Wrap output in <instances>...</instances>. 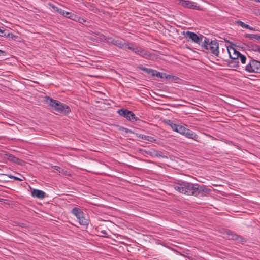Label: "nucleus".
Returning <instances> with one entry per match:
<instances>
[{
    "instance_id": "obj_26",
    "label": "nucleus",
    "mask_w": 260,
    "mask_h": 260,
    "mask_svg": "<svg viewBox=\"0 0 260 260\" xmlns=\"http://www.w3.org/2000/svg\"><path fill=\"white\" fill-rule=\"evenodd\" d=\"M249 47L252 51L255 52H258L260 46L257 44L250 43Z\"/></svg>"
},
{
    "instance_id": "obj_21",
    "label": "nucleus",
    "mask_w": 260,
    "mask_h": 260,
    "mask_svg": "<svg viewBox=\"0 0 260 260\" xmlns=\"http://www.w3.org/2000/svg\"><path fill=\"white\" fill-rule=\"evenodd\" d=\"M48 5L51 7L53 10L56 12H58L60 14L63 13V10L59 8L58 7L55 6L54 5L51 4V3H48Z\"/></svg>"
},
{
    "instance_id": "obj_12",
    "label": "nucleus",
    "mask_w": 260,
    "mask_h": 260,
    "mask_svg": "<svg viewBox=\"0 0 260 260\" xmlns=\"http://www.w3.org/2000/svg\"><path fill=\"white\" fill-rule=\"evenodd\" d=\"M229 57L231 59H238L240 52L237 51L233 47H227Z\"/></svg>"
},
{
    "instance_id": "obj_29",
    "label": "nucleus",
    "mask_w": 260,
    "mask_h": 260,
    "mask_svg": "<svg viewBox=\"0 0 260 260\" xmlns=\"http://www.w3.org/2000/svg\"><path fill=\"white\" fill-rule=\"evenodd\" d=\"M5 37L7 38H10L13 40H16L18 38L17 36L14 35L12 33H6Z\"/></svg>"
},
{
    "instance_id": "obj_11",
    "label": "nucleus",
    "mask_w": 260,
    "mask_h": 260,
    "mask_svg": "<svg viewBox=\"0 0 260 260\" xmlns=\"http://www.w3.org/2000/svg\"><path fill=\"white\" fill-rule=\"evenodd\" d=\"M108 42L111 44L115 45L118 47L122 49L125 48V45H126V41H122L119 39H114L112 38L108 39Z\"/></svg>"
},
{
    "instance_id": "obj_27",
    "label": "nucleus",
    "mask_w": 260,
    "mask_h": 260,
    "mask_svg": "<svg viewBox=\"0 0 260 260\" xmlns=\"http://www.w3.org/2000/svg\"><path fill=\"white\" fill-rule=\"evenodd\" d=\"M52 168H53L54 170L57 171L59 172V173L62 174H66V171H65L63 169L60 168V167L57 166H54L52 167Z\"/></svg>"
},
{
    "instance_id": "obj_37",
    "label": "nucleus",
    "mask_w": 260,
    "mask_h": 260,
    "mask_svg": "<svg viewBox=\"0 0 260 260\" xmlns=\"http://www.w3.org/2000/svg\"><path fill=\"white\" fill-rule=\"evenodd\" d=\"M122 129L124 130V131L126 132V133H129L130 132H131V130H129V129L127 128H124V127H122Z\"/></svg>"
},
{
    "instance_id": "obj_22",
    "label": "nucleus",
    "mask_w": 260,
    "mask_h": 260,
    "mask_svg": "<svg viewBox=\"0 0 260 260\" xmlns=\"http://www.w3.org/2000/svg\"><path fill=\"white\" fill-rule=\"evenodd\" d=\"M229 66L232 68H237L239 66L238 59H231L229 62Z\"/></svg>"
},
{
    "instance_id": "obj_16",
    "label": "nucleus",
    "mask_w": 260,
    "mask_h": 260,
    "mask_svg": "<svg viewBox=\"0 0 260 260\" xmlns=\"http://www.w3.org/2000/svg\"><path fill=\"white\" fill-rule=\"evenodd\" d=\"M6 156L8 160L16 164L22 165L24 162L23 160L16 157L12 154H7Z\"/></svg>"
},
{
    "instance_id": "obj_13",
    "label": "nucleus",
    "mask_w": 260,
    "mask_h": 260,
    "mask_svg": "<svg viewBox=\"0 0 260 260\" xmlns=\"http://www.w3.org/2000/svg\"><path fill=\"white\" fill-rule=\"evenodd\" d=\"M61 15L76 22L79 21L81 19V18L76 14L70 12H66L64 10H63V13Z\"/></svg>"
},
{
    "instance_id": "obj_1",
    "label": "nucleus",
    "mask_w": 260,
    "mask_h": 260,
    "mask_svg": "<svg viewBox=\"0 0 260 260\" xmlns=\"http://www.w3.org/2000/svg\"><path fill=\"white\" fill-rule=\"evenodd\" d=\"M174 188L180 193L196 197L205 196L211 191L210 189L204 185L193 184L181 180L174 184Z\"/></svg>"
},
{
    "instance_id": "obj_28",
    "label": "nucleus",
    "mask_w": 260,
    "mask_h": 260,
    "mask_svg": "<svg viewBox=\"0 0 260 260\" xmlns=\"http://www.w3.org/2000/svg\"><path fill=\"white\" fill-rule=\"evenodd\" d=\"M136 47L137 46H135L133 45L132 44L126 43V45H125V48H128V49L132 50L134 52H135V49H136Z\"/></svg>"
},
{
    "instance_id": "obj_9",
    "label": "nucleus",
    "mask_w": 260,
    "mask_h": 260,
    "mask_svg": "<svg viewBox=\"0 0 260 260\" xmlns=\"http://www.w3.org/2000/svg\"><path fill=\"white\" fill-rule=\"evenodd\" d=\"M179 4L185 8L194 10H200V6L197 5V3L189 0H179Z\"/></svg>"
},
{
    "instance_id": "obj_17",
    "label": "nucleus",
    "mask_w": 260,
    "mask_h": 260,
    "mask_svg": "<svg viewBox=\"0 0 260 260\" xmlns=\"http://www.w3.org/2000/svg\"><path fill=\"white\" fill-rule=\"evenodd\" d=\"M71 213L74 215L77 218L81 217L83 215L84 213L78 207H75L71 210Z\"/></svg>"
},
{
    "instance_id": "obj_5",
    "label": "nucleus",
    "mask_w": 260,
    "mask_h": 260,
    "mask_svg": "<svg viewBox=\"0 0 260 260\" xmlns=\"http://www.w3.org/2000/svg\"><path fill=\"white\" fill-rule=\"evenodd\" d=\"M117 113L121 116L125 118L127 120L134 122L139 120L136 116L134 113L132 111H129L127 109L122 108L117 111Z\"/></svg>"
},
{
    "instance_id": "obj_36",
    "label": "nucleus",
    "mask_w": 260,
    "mask_h": 260,
    "mask_svg": "<svg viewBox=\"0 0 260 260\" xmlns=\"http://www.w3.org/2000/svg\"><path fill=\"white\" fill-rule=\"evenodd\" d=\"M0 54H2L3 56L6 55V52L5 51L2 50L0 49Z\"/></svg>"
},
{
    "instance_id": "obj_35",
    "label": "nucleus",
    "mask_w": 260,
    "mask_h": 260,
    "mask_svg": "<svg viewBox=\"0 0 260 260\" xmlns=\"http://www.w3.org/2000/svg\"><path fill=\"white\" fill-rule=\"evenodd\" d=\"M101 233L103 234V236L105 237H107L108 234L105 230H102L101 231Z\"/></svg>"
},
{
    "instance_id": "obj_15",
    "label": "nucleus",
    "mask_w": 260,
    "mask_h": 260,
    "mask_svg": "<svg viewBox=\"0 0 260 260\" xmlns=\"http://www.w3.org/2000/svg\"><path fill=\"white\" fill-rule=\"evenodd\" d=\"M31 195L34 198L42 199L45 197L46 193L41 190L34 189L31 191Z\"/></svg>"
},
{
    "instance_id": "obj_7",
    "label": "nucleus",
    "mask_w": 260,
    "mask_h": 260,
    "mask_svg": "<svg viewBox=\"0 0 260 260\" xmlns=\"http://www.w3.org/2000/svg\"><path fill=\"white\" fill-rule=\"evenodd\" d=\"M185 36L188 41L191 40L192 42L198 44H202L204 37L202 35L198 36L196 33L189 31H187L185 34L184 33Z\"/></svg>"
},
{
    "instance_id": "obj_3",
    "label": "nucleus",
    "mask_w": 260,
    "mask_h": 260,
    "mask_svg": "<svg viewBox=\"0 0 260 260\" xmlns=\"http://www.w3.org/2000/svg\"><path fill=\"white\" fill-rule=\"evenodd\" d=\"M201 47L203 51L206 50V52H210L216 56L219 55V43L216 40H210L209 38L204 37Z\"/></svg>"
},
{
    "instance_id": "obj_39",
    "label": "nucleus",
    "mask_w": 260,
    "mask_h": 260,
    "mask_svg": "<svg viewBox=\"0 0 260 260\" xmlns=\"http://www.w3.org/2000/svg\"><path fill=\"white\" fill-rule=\"evenodd\" d=\"M254 1L256 2H259L260 3V0H254Z\"/></svg>"
},
{
    "instance_id": "obj_14",
    "label": "nucleus",
    "mask_w": 260,
    "mask_h": 260,
    "mask_svg": "<svg viewBox=\"0 0 260 260\" xmlns=\"http://www.w3.org/2000/svg\"><path fill=\"white\" fill-rule=\"evenodd\" d=\"M166 123L167 125L170 126L174 131L180 133L181 131L180 129H182L183 126L174 123L171 120H168Z\"/></svg>"
},
{
    "instance_id": "obj_23",
    "label": "nucleus",
    "mask_w": 260,
    "mask_h": 260,
    "mask_svg": "<svg viewBox=\"0 0 260 260\" xmlns=\"http://www.w3.org/2000/svg\"><path fill=\"white\" fill-rule=\"evenodd\" d=\"M259 35L258 34H246L244 35V37L247 38H249L250 39H256V40H258V38L259 37Z\"/></svg>"
},
{
    "instance_id": "obj_20",
    "label": "nucleus",
    "mask_w": 260,
    "mask_h": 260,
    "mask_svg": "<svg viewBox=\"0 0 260 260\" xmlns=\"http://www.w3.org/2000/svg\"><path fill=\"white\" fill-rule=\"evenodd\" d=\"M237 23L243 28L248 29L251 30L256 31V29L254 27H252L249 25H247L241 21H237Z\"/></svg>"
},
{
    "instance_id": "obj_24",
    "label": "nucleus",
    "mask_w": 260,
    "mask_h": 260,
    "mask_svg": "<svg viewBox=\"0 0 260 260\" xmlns=\"http://www.w3.org/2000/svg\"><path fill=\"white\" fill-rule=\"evenodd\" d=\"M164 75H165V78L166 79H169V80H171L172 81H176V80L179 79V78L176 76L166 74H164Z\"/></svg>"
},
{
    "instance_id": "obj_18",
    "label": "nucleus",
    "mask_w": 260,
    "mask_h": 260,
    "mask_svg": "<svg viewBox=\"0 0 260 260\" xmlns=\"http://www.w3.org/2000/svg\"><path fill=\"white\" fill-rule=\"evenodd\" d=\"M79 224L81 225H87L89 224V219L85 216L84 214L81 217L77 218Z\"/></svg>"
},
{
    "instance_id": "obj_32",
    "label": "nucleus",
    "mask_w": 260,
    "mask_h": 260,
    "mask_svg": "<svg viewBox=\"0 0 260 260\" xmlns=\"http://www.w3.org/2000/svg\"><path fill=\"white\" fill-rule=\"evenodd\" d=\"M147 154H149L152 155H155V156L159 157H163V156L162 155H160V154H159V153L157 151H154L153 152H149V153H147Z\"/></svg>"
},
{
    "instance_id": "obj_38",
    "label": "nucleus",
    "mask_w": 260,
    "mask_h": 260,
    "mask_svg": "<svg viewBox=\"0 0 260 260\" xmlns=\"http://www.w3.org/2000/svg\"><path fill=\"white\" fill-rule=\"evenodd\" d=\"M259 41V42L260 43V35L259 36L258 38V40Z\"/></svg>"
},
{
    "instance_id": "obj_34",
    "label": "nucleus",
    "mask_w": 260,
    "mask_h": 260,
    "mask_svg": "<svg viewBox=\"0 0 260 260\" xmlns=\"http://www.w3.org/2000/svg\"><path fill=\"white\" fill-rule=\"evenodd\" d=\"M9 177L11 178H13L15 180L23 181V179H20V178H18L17 177H16V176L10 175L9 176Z\"/></svg>"
},
{
    "instance_id": "obj_2",
    "label": "nucleus",
    "mask_w": 260,
    "mask_h": 260,
    "mask_svg": "<svg viewBox=\"0 0 260 260\" xmlns=\"http://www.w3.org/2000/svg\"><path fill=\"white\" fill-rule=\"evenodd\" d=\"M46 102L56 112L68 115L71 112V109L68 105L55 100L49 96L45 97Z\"/></svg>"
},
{
    "instance_id": "obj_30",
    "label": "nucleus",
    "mask_w": 260,
    "mask_h": 260,
    "mask_svg": "<svg viewBox=\"0 0 260 260\" xmlns=\"http://www.w3.org/2000/svg\"><path fill=\"white\" fill-rule=\"evenodd\" d=\"M238 59H240V61L243 64L246 63V61L247 59L246 56L242 55L241 53H240L239 57H238Z\"/></svg>"
},
{
    "instance_id": "obj_25",
    "label": "nucleus",
    "mask_w": 260,
    "mask_h": 260,
    "mask_svg": "<svg viewBox=\"0 0 260 260\" xmlns=\"http://www.w3.org/2000/svg\"><path fill=\"white\" fill-rule=\"evenodd\" d=\"M139 137L143 140H147L150 142L152 141V140L153 139V137L151 136H146L143 134H140Z\"/></svg>"
},
{
    "instance_id": "obj_31",
    "label": "nucleus",
    "mask_w": 260,
    "mask_h": 260,
    "mask_svg": "<svg viewBox=\"0 0 260 260\" xmlns=\"http://www.w3.org/2000/svg\"><path fill=\"white\" fill-rule=\"evenodd\" d=\"M153 76H156L158 78H165L164 74L159 72L156 70V72L154 73V75Z\"/></svg>"
},
{
    "instance_id": "obj_8",
    "label": "nucleus",
    "mask_w": 260,
    "mask_h": 260,
    "mask_svg": "<svg viewBox=\"0 0 260 260\" xmlns=\"http://www.w3.org/2000/svg\"><path fill=\"white\" fill-rule=\"evenodd\" d=\"M180 134L185 136L186 138L198 141V136L196 133L192 131L187 128L183 126L182 129H181Z\"/></svg>"
},
{
    "instance_id": "obj_33",
    "label": "nucleus",
    "mask_w": 260,
    "mask_h": 260,
    "mask_svg": "<svg viewBox=\"0 0 260 260\" xmlns=\"http://www.w3.org/2000/svg\"><path fill=\"white\" fill-rule=\"evenodd\" d=\"M6 35V32H5V29H3L0 28V36L1 37H5Z\"/></svg>"
},
{
    "instance_id": "obj_10",
    "label": "nucleus",
    "mask_w": 260,
    "mask_h": 260,
    "mask_svg": "<svg viewBox=\"0 0 260 260\" xmlns=\"http://www.w3.org/2000/svg\"><path fill=\"white\" fill-rule=\"evenodd\" d=\"M135 53L146 59H149L151 56L150 53L140 47L137 46Z\"/></svg>"
},
{
    "instance_id": "obj_6",
    "label": "nucleus",
    "mask_w": 260,
    "mask_h": 260,
    "mask_svg": "<svg viewBox=\"0 0 260 260\" xmlns=\"http://www.w3.org/2000/svg\"><path fill=\"white\" fill-rule=\"evenodd\" d=\"M225 235L229 240H235L239 244H243L247 241L246 239L230 230L225 231Z\"/></svg>"
},
{
    "instance_id": "obj_19",
    "label": "nucleus",
    "mask_w": 260,
    "mask_h": 260,
    "mask_svg": "<svg viewBox=\"0 0 260 260\" xmlns=\"http://www.w3.org/2000/svg\"><path fill=\"white\" fill-rule=\"evenodd\" d=\"M139 68L141 71L145 72L146 73L148 74L151 75L152 76H153V75H154V73L156 72V70H155L150 68H147L146 67L142 66L139 67Z\"/></svg>"
},
{
    "instance_id": "obj_4",
    "label": "nucleus",
    "mask_w": 260,
    "mask_h": 260,
    "mask_svg": "<svg viewBox=\"0 0 260 260\" xmlns=\"http://www.w3.org/2000/svg\"><path fill=\"white\" fill-rule=\"evenodd\" d=\"M245 70L249 73H260V61L251 58Z\"/></svg>"
}]
</instances>
